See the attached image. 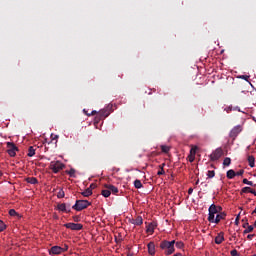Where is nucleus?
Returning <instances> with one entry per match:
<instances>
[{
    "mask_svg": "<svg viewBox=\"0 0 256 256\" xmlns=\"http://www.w3.org/2000/svg\"><path fill=\"white\" fill-rule=\"evenodd\" d=\"M161 249L164 250L165 255H173V253H175V240H172L170 242L164 240L161 243Z\"/></svg>",
    "mask_w": 256,
    "mask_h": 256,
    "instance_id": "1",
    "label": "nucleus"
},
{
    "mask_svg": "<svg viewBox=\"0 0 256 256\" xmlns=\"http://www.w3.org/2000/svg\"><path fill=\"white\" fill-rule=\"evenodd\" d=\"M91 205V202L88 200H76L75 205L72 206V209L75 211H83V209H87Z\"/></svg>",
    "mask_w": 256,
    "mask_h": 256,
    "instance_id": "2",
    "label": "nucleus"
},
{
    "mask_svg": "<svg viewBox=\"0 0 256 256\" xmlns=\"http://www.w3.org/2000/svg\"><path fill=\"white\" fill-rule=\"evenodd\" d=\"M50 169L53 173H59V171H63V169H65V164L61 161H52L50 163Z\"/></svg>",
    "mask_w": 256,
    "mask_h": 256,
    "instance_id": "3",
    "label": "nucleus"
},
{
    "mask_svg": "<svg viewBox=\"0 0 256 256\" xmlns=\"http://www.w3.org/2000/svg\"><path fill=\"white\" fill-rule=\"evenodd\" d=\"M209 214H208V221L210 219L213 220V217H215V215L221 213V206H217L215 204H211V206L208 209Z\"/></svg>",
    "mask_w": 256,
    "mask_h": 256,
    "instance_id": "4",
    "label": "nucleus"
},
{
    "mask_svg": "<svg viewBox=\"0 0 256 256\" xmlns=\"http://www.w3.org/2000/svg\"><path fill=\"white\" fill-rule=\"evenodd\" d=\"M243 131V126L242 125H237L234 128L231 129L229 133V137L235 141L237 137L239 136V133Z\"/></svg>",
    "mask_w": 256,
    "mask_h": 256,
    "instance_id": "5",
    "label": "nucleus"
},
{
    "mask_svg": "<svg viewBox=\"0 0 256 256\" xmlns=\"http://www.w3.org/2000/svg\"><path fill=\"white\" fill-rule=\"evenodd\" d=\"M7 153L10 155V157H15L17 155V151H19V148L15 145L13 142H7Z\"/></svg>",
    "mask_w": 256,
    "mask_h": 256,
    "instance_id": "6",
    "label": "nucleus"
},
{
    "mask_svg": "<svg viewBox=\"0 0 256 256\" xmlns=\"http://www.w3.org/2000/svg\"><path fill=\"white\" fill-rule=\"evenodd\" d=\"M64 227H66V229H71V231H81V229H83V224L70 222L64 224Z\"/></svg>",
    "mask_w": 256,
    "mask_h": 256,
    "instance_id": "7",
    "label": "nucleus"
},
{
    "mask_svg": "<svg viewBox=\"0 0 256 256\" xmlns=\"http://www.w3.org/2000/svg\"><path fill=\"white\" fill-rule=\"evenodd\" d=\"M67 249H69V247L67 245H65L64 248H62L60 246H53L50 249V255H61V253H63V251H67Z\"/></svg>",
    "mask_w": 256,
    "mask_h": 256,
    "instance_id": "8",
    "label": "nucleus"
},
{
    "mask_svg": "<svg viewBox=\"0 0 256 256\" xmlns=\"http://www.w3.org/2000/svg\"><path fill=\"white\" fill-rule=\"evenodd\" d=\"M108 115H111L109 108H104L99 111L98 115L96 116V121H101V119L107 118Z\"/></svg>",
    "mask_w": 256,
    "mask_h": 256,
    "instance_id": "9",
    "label": "nucleus"
},
{
    "mask_svg": "<svg viewBox=\"0 0 256 256\" xmlns=\"http://www.w3.org/2000/svg\"><path fill=\"white\" fill-rule=\"evenodd\" d=\"M227 217V214L221 212L216 214V216L213 217V219L208 220L210 223H219V221H223Z\"/></svg>",
    "mask_w": 256,
    "mask_h": 256,
    "instance_id": "10",
    "label": "nucleus"
},
{
    "mask_svg": "<svg viewBox=\"0 0 256 256\" xmlns=\"http://www.w3.org/2000/svg\"><path fill=\"white\" fill-rule=\"evenodd\" d=\"M223 156V150L221 148H217L212 154L211 159L212 161H217V159H221Z\"/></svg>",
    "mask_w": 256,
    "mask_h": 256,
    "instance_id": "11",
    "label": "nucleus"
},
{
    "mask_svg": "<svg viewBox=\"0 0 256 256\" xmlns=\"http://www.w3.org/2000/svg\"><path fill=\"white\" fill-rule=\"evenodd\" d=\"M104 188L110 190V193H113V195H117V193H119V188L113 186V184H105Z\"/></svg>",
    "mask_w": 256,
    "mask_h": 256,
    "instance_id": "12",
    "label": "nucleus"
},
{
    "mask_svg": "<svg viewBox=\"0 0 256 256\" xmlns=\"http://www.w3.org/2000/svg\"><path fill=\"white\" fill-rule=\"evenodd\" d=\"M225 241V236L223 232H220L216 237H215V243L216 245H221V243Z\"/></svg>",
    "mask_w": 256,
    "mask_h": 256,
    "instance_id": "13",
    "label": "nucleus"
},
{
    "mask_svg": "<svg viewBox=\"0 0 256 256\" xmlns=\"http://www.w3.org/2000/svg\"><path fill=\"white\" fill-rule=\"evenodd\" d=\"M58 211H62L63 213H71V209H67V204L65 203L58 204Z\"/></svg>",
    "mask_w": 256,
    "mask_h": 256,
    "instance_id": "14",
    "label": "nucleus"
},
{
    "mask_svg": "<svg viewBox=\"0 0 256 256\" xmlns=\"http://www.w3.org/2000/svg\"><path fill=\"white\" fill-rule=\"evenodd\" d=\"M147 247L149 255H155V242H149Z\"/></svg>",
    "mask_w": 256,
    "mask_h": 256,
    "instance_id": "15",
    "label": "nucleus"
},
{
    "mask_svg": "<svg viewBox=\"0 0 256 256\" xmlns=\"http://www.w3.org/2000/svg\"><path fill=\"white\" fill-rule=\"evenodd\" d=\"M157 227V224L155 222L150 223L147 227H146V232L147 233H153L155 231V228Z\"/></svg>",
    "mask_w": 256,
    "mask_h": 256,
    "instance_id": "16",
    "label": "nucleus"
},
{
    "mask_svg": "<svg viewBox=\"0 0 256 256\" xmlns=\"http://www.w3.org/2000/svg\"><path fill=\"white\" fill-rule=\"evenodd\" d=\"M133 225H143V217L137 216L136 219L132 220Z\"/></svg>",
    "mask_w": 256,
    "mask_h": 256,
    "instance_id": "17",
    "label": "nucleus"
},
{
    "mask_svg": "<svg viewBox=\"0 0 256 256\" xmlns=\"http://www.w3.org/2000/svg\"><path fill=\"white\" fill-rule=\"evenodd\" d=\"M26 183H30V185H37L39 183V180L35 177H28L26 178Z\"/></svg>",
    "mask_w": 256,
    "mask_h": 256,
    "instance_id": "18",
    "label": "nucleus"
},
{
    "mask_svg": "<svg viewBox=\"0 0 256 256\" xmlns=\"http://www.w3.org/2000/svg\"><path fill=\"white\" fill-rule=\"evenodd\" d=\"M81 195H83V197H91V195H93V190L91 188H87L81 193Z\"/></svg>",
    "mask_w": 256,
    "mask_h": 256,
    "instance_id": "19",
    "label": "nucleus"
},
{
    "mask_svg": "<svg viewBox=\"0 0 256 256\" xmlns=\"http://www.w3.org/2000/svg\"><path fill=\"white\" fill-rule=\"evenodd\" d=\"M226 177L228 179H234L236 177V172L234 170H228L226 173Z\"/></svg>",
    "mask_w": 256,
    "mask_h": 256,
    "instance_id": "20",
    "label": "nucleus"
},
{
    "mask_svg": "<svg viewBox=\"0 0 256 256\" xmlns=\"http://www.w3.org/2000/svg\"><path fill=\"white\" fill-rule=\"evenodd\" d=\"M242 193H252V195L256 196V191L253 190L251 187H244V188H242Z\"/></svg>",
    "mask_w": 256,
    "mask_h": 256,
    "instance_id": "21",
    "label": "nucleus"
},
{
    "mask_svg": "<svg viewBox=\"0 0 256 256\" xmlns=\"http://www.w3.org/2000/svg\"><path fill=\"white\" fill-rule=\"evenodd\" d=\"M249 167H255V157L253 155L248 156Z\"/></svg>",
    "mask_w": 256,
    "mask_h": 256,
    "instance_id": "22",
    "label": "nucleus"
},
{
    "mask_svg": "<svg viewBox=\"0 0 256 256\" xmlns=\"http://www.w3.org/2000/svg\"><path fill=\"white\" fill-rule=\"evenodd\" d=\"M225 111H226V113H231V111H241V110L237 106L234 108H233V106H228L225 108Z\"/></svg>",
    "mask_w": 256,
    "mask_h": 256,
    "instance_id": "23",
    "label": "nucleus"
},
{
    "mask_svg": "<svg viewBox=\"0 0 256 256\" xmlns=\"http://www.w3.org/2000/svg\"><path fill=\"white\" fill-rule=\"evenodd\" d=\"M101 195L103 197H106V198L110 197L111 196V192H110L109 188H105L104 190H102Z\"/></svg>",
    "mask_w": 256,
    "mask_h": 256,
    "instance_id": "24",
    "label": "nucleus"
},
{
    "mask_svg": "<svg viewBox=\"0 0 256 256\" xmlns=\"http://www.w3.org/2000/svg\"><path fill=\"white\" fill-rule=\"evenodd\" d=\"M28 157H34V155H35V148L33 147V146H30L29 148H28Z\"/></svg>",
    "mask_w": 256,
    "mask_h": 256,
    "instance_id": "25",
    "label": "nucleus"
},
{
    "mask_svg": "<svg viewBox=\"0 0 256 256\" xmlns=\"http://www.w3.org/2000/svg\"><path fill=\"white\" fill-rule=\"evenodd\" d=\"M134 187L136 188V189H141V187H143V183H141V180H135L134 181Z\"/></svg>",
    "mask_w": 256,
    "mask_h": 256,
    "instance_id": "26",
    "label": "nucleus"
},
{
    "mask_svg": "<svg viewBox=\"0 0 256 256\" xmlns=\"http://www.w3.org/2000/svg\"><path fill=\"white\" fill-rule=\"evenodd\" d=\"M5 229H7V224L3 220H0V233H3Z\"/></svg>",
    "mask_w": 256,
    "mask_h": 256,
    "instance_id": "27",
    "label": "nucleus"
},
{
    "mask_svg": "<svg viewBox=\"0 0 256 256\" xmlns=\"http://www.w3.org/2000/svg\"><path fill=\"white\" fill-rule=\"evenodd\" d=\"M9 216L10 217H19V213H17V211H15V209H10Z\"/></svg>",
    "mask_w": 256,
    "mask_h": 256,
    "instance_id": "28",
    "label": "nucleus"
},
{
    "mask_svg": "<svg viewBox=\"0 0 256 256\" xmlns=\"http://www.w3.org/2000/svg\"><path fill=\"white\" fill-rule=\"evenodd\" d=\"M58 199H63L65 197V191H63V188H61L57 193Z\"/></svg>",
    "mask_w": 256,
    "mask_h": 256,
    "instance_id": "29",
    "label": "nucleus"
},
{
    "mask_svg": "<svg viewBox=\"0 0 256 256\" xmlns=\"http://www.w3.org/2000/svg\"><path fill=\"white\" fill-rule=\"evenodd\" d=\"M244 185H250V187H255L256 185L253 184V181H249L247 178L243 179Z\"/></svg>",
    "mask_w": 256,
    "mask_h": 256,
    "instance_id": "30",
    "label": "nucleus"
},
{
    "mask_svg": "<svg viewBox=\"0 0 256 256\" xmlns=\"http://www.w3.org/2000/svg\"><path fill=\"white\" fill-rule=\"evenodd\" d=\"M161 151H162V153H167L168 151H171V147H169L167 145H162Z\"/></svg>",
    "mask_w": 256,
    "mask_h": 256,
    "instance_id": "31",
    "label": "nucleus"
},
{
    "mask_svg": "<svg viewBox=\"0 0 256 256\" xmlns=\"http://www.w3.org/2000/svg\"><path fill=\"white\" fill-rule=\"evenodd\" d=\"M223 165H225L226 167H229V165H231V158L226 157L223 161Z\"/></svg>",
    "mask_w": 256,
    "mask_h": 256,
    "instance_id": "32",
    "label": "nucleus"
},
{
    "mask_svg": "<svg viewBox=\"0 0 256 256\" xmlns=\"http://www.w3.org/2000/svg\"><path fill=\"white\" fill-rule=\"evenodd\" d=\"M207 177H208L209 179H213V177H215V171L209 170V171L207 172Z\"/></svg>",
    "mask_w": 256,
    "mask_h": 256,
    "instance_id": "33",
    "label": "nucleus"
},
{
    "mask_svg": "<svg viewBox=\"0 0 256 256\" xmlns=\"http://www.w3.org/2000/svg\"><path fill=\"white\" fill-rule=\"evenodd\" d=\"M197 154V146H193L191 149H190V155H196Z\"/></svg>",
    "mask_w": 256,
    "mask_h": 256,
    "instance_id": "34",
    "label": "nucleus"
},
{
    "mask_svg": "<svg viewBox=\"0 0 256 256\" xmlns=\"http://www.w3.org/2000/svg\"><path fill=\"white\" fill-rule=\"evenodd\" d=\"M188 160L190 161V163H193V161H195V155L194 154H189Z\"/></svg>",
    "mask_w": 256,
    "mask_h": 256,
    "instance_id": "35",
    "label": "nucleus"
},
{
    "mask_svg": "<svg viewBox=\"0 0 256 256\" xmlns=\"http://www.w3.org/2000/svg\"><path fill=\"white\" fill-rule=\"evenodd\" d=\"M254 227L253 225H250L247 227V229L244 231V233H251V231H253Z\"/></svg>",
    "mask_w": 256,
    "mask_h": 256,
    "instance_id": "36",
    "label": "nucleus"
},
{
    "mask_svg": "<svg viewBox=\"0 0 256 256\" xmlns=\"http://www.w3.org/2000/svg\"><path fill=\"white\" fill-rule=\"evenodd\" d=\"M67 173L70 177H75V169H70Z\"/></svg>",
    "mask_w": 256,
    "mask_h": 256,
    "instance_id": "37",
    "label": "nucleus"
},
{
    "mask_svg": "<svg viewBox=\"0 0 256 256\" xmlns=\"http://www.w3.org/2000/svg\"><path fill=\"white\" fill-rule=\"evenodd\" d=\"M183 246H184L183 242H177V243H176V247H177L178 249H183Z\"/></svg>",
    "mask_w": 256,
    "mask_h": 256,
    "instance_id": "38",
    "label": "nucleus"
},
{
    "mask_svg": "<svg viewBox=\"0 0 256 256\" xmlns=\"http://www.w3.org/2000/svg\"><path fill=\"white\" fill-rule=\"evenodd\" d=\"M243 173H245V170H239L238 172H236V177H241Z\"/></svg>",
    "mask_w": 256,
    "mask_h": 256,
    "instance_id": "39",
    "label": "nucleus"
},
{
    "mask_svg": "<svg viewBox=\"0 0 256 256\" xmlns=\"http://www.w3.org/2000/svg\"><path fill=\"white\" fill-rule=\"evenodd\" d=\"M230 253L232 256H239V253L237 252V250H232Z\"/></svg>",
    "mask_w": 256,
    "mask_h": 256,
    "instance_id": "40",
    "label": "nucleus"
},
{
    "mask_svg": "<svg viewBox=\"0 0 256 256\" xmlns=\"http://www.w3.org/2000/svg\"><path fill=\"white\" fill-rule=\"evenodd\" d=\"M51 139L52 141H56V139H59V136L51 134Z\"/></svg>",
    "mask_w": 256,
    "mask_h": 256,
    "instance_id": "41",
    "label": "nucleus"
},
{
    "mask_svg": "<svg viewBox=\"0 0 256 256\" xmlns=\"http://www.w3.org/2000/svg\"><path fill=\"white\" fill-rule=\"evenodd\" d=\"M240 79H244L245 81H249V76L248 75H242Z\"/></svg>",
    "mask_w": 256,
    "mask_h": 256,
    "instance_id": "42",
    "label": "nucleus"
},
{
    "mask_svg": "<svg viewBox=\"0 0 256 256\" xmlns=\"http://www.w3.org/2000/svg\"><path fill=\"white\" fill-rule=\"evenodd\" d=\"M73 221H75L76 223L79 222V216H74Z\"/></svg>",
    "mask_w": 256,
    "mask_h": 256,
    "instance_id": "43",
    "label": "nucleus"
},
{
    "mask_svg": "<svg viewBox=\"0 0 256 256\" xmlns=\"http://www.w3.org/2000/svg\"><path fill=\"white\" fill-rule=\"evenodd\" d=\"M193 193V188L188 189V195H191Z\"/></svg>",
    "mask_w": 256,
    "mask_h": 256,
    "instance_id": "44",
    "label": "nucleus"
},
{
    "mask_svg": "<svg viewBox=\"0 0 256 256\" xmlns=\"http://www.w3.org/2000/svg\"><path fill=\"white\" fill-rule=\"evenodd\" d=\"M235 223H236V225H239V215L236 217Z\"/></svg>",
    "mask_w": 256,
    "mask_h": 256,
    "instance_id": "45",
    "label": "nucleus"
},
{
    "mask_svg": "<svg viewBox=\"0 0 256 256\" xmlns=\"http://www.w3.org/2000/svg\"><path fill=\"white\" fill-rule=\"evenodd\" d=\"M165 171L163 170V164H162V169H161V175H164Z\"/></svg>",
    "mask_w": 256,
    "mask_h": 256,
    "instance_id": "46",
    "label": "nucleus"
},
{
    "mask_svg": "<svg viewBox=\"0 0 256 256\" xmlns=\"http://www.w3.org/2000/svg\"><path fill=\"white\" fill-rule=\"evenodd\" d=\"M91 115H97V111H95V110L92 111V112H91Z\"/></svg>",
    "mask_w": 256,
    "mask_h": 256,
    "instance_id": "47",
    "label": "nucleus"
},
{
    "mask_svg": "<svg viewBox=\"0 0 256 256\" xmlns=\"http://www.w3.org/2000/svg\"><path fill=\"white\" fill-rule=\"evenodd\" d=\"M93 187H94V184H91L88 189H92L93 190Z\"/></svg>",
    "mask_w": 256,
    "mask_h": 256,
    "instance_id": "48",
    "label": "nucleus"
},
{
    "mask_svg": "<svg viewBox=\"0 0 256 256\" xmlns=\"http://www.w3.org/2000/svg\"><path fill=\"white\" fill-rule=\"evenodd\" d=\"M157 175H161V170H158Z\"/></svg>",
    "mask_w": 256,
    "mask_h": 256,
    "instance_id": "49",
    "label": "nucleus"
},
{
    "mask_svg": "<svg viewBox=\"0 0 256 256\" xmlns=\"http://www.w3.org/2000/svg\"><path fill=\"white\" fill-rule=\"evenodd\" d=\"M255 213H256V207H255L254 211L252 212V214H255Z\"/></svg>",
    "mask_w": 256,
    "mask_h": 256,
    "instance_id": "50",
    "label": "nucleus"
},
{
    "mask_svg": "<svg viewBox=\"0 0 256 256\" xmlns=\"http://www.w3.org/2000/svg\"><path fill=\"white\" fill-rule=\"evenodd\" d=\"M196 185H199V180L196 181Z\"/></svg>",
    "mask_w": 256,
    "mask_h": 256,
    "instance_id": "51",
    "label": "nucleus"
},
{
    "mask_svg": "<svg viewBox=\"0 0 256 256\" xmlns=\"http://www.w3.org/2000/svg\"><path fill=\"white\" fill-rule=\"evenodd\" d=\"M254 227H256V220H255V222H254Z\"/></svg>",
    "mask_w": 256,
    "mask_h": 256,
    "instance_id": "52",
    "label": "nucleus"
},
{
    "mask_svg": "<svg viewBox=\"0 0 256 256\" xmlns=\"http://www.w3.org/2000/svg\"><path fill=\"white\" fill-rule=\"evenodd\" d=\"M248 239H251V235H248Z\"/></svg>",
    "mask_w": 256,
    "mask_h": 256,
    "instance_id": "53",
    "label": "nucleus"
},
{
    "mask_svg": "<svg viewBox=\"0 0 256 256\" xmlns=\"http://www.w3.org/2000/svg\"><path fill=\"white\" fill-rule=\"evenodd\" d=\"M1 175H3V173H1V171H0V177H1Z\"/></svg>",
    "mask_w": 256,
    "mask_h": 256,
    "instance_id": "54",
    "label": "nucleus"
}]
</instances>
